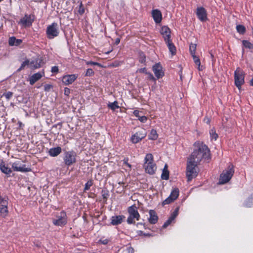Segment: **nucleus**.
Segmentation results:
<instances>
[{
	"label": "nucleus",
	"instance_id": "obj_55",
	"mask_svg": "<svg viewBox=\"0 0 253 253\" xmlns=\"http://www.w3.org/2000/svg\"><path fill=\"white\" fill-rule=\"evenodd\" d=\"M79 12L81 14H82L84 13V10L83 8L82 7V6H80Z\"/></svg>",
	"mask_w": 253,
	"mask_h": 253
},
{
	"label": "nucleus",
	"instance_id": "obj_24",
	"mask_svg": "<svg viewBox=\"0 0 253 253\" xmlns=\"http://www.w3.org/2000/svg\"><path fill=\"white\" fill-rule=\"evenodd\" d=\"M61 151L62 150L61 147H57L51 148L49 151V154L51 156L56 157L60 154Z\"/></svg>",
	"mask_w": 253,
	"mask_h": 253
},
{
	"label": "nucleus",
	"instance_id": "obj_52",
	"mask_svg": "<svg viewBox=\"0 0 253 253\" xmlns=\"http://www.w3.org/2000/svg\"><path fill=\"white\" fill-rule=\"evenodd\" d=\"M102 197L104 199H107L108 198V194L106 193L105 191L102 190Z\"/></svg>",
	"mask_w": 253,
	"mask_h": 253
},
{
	"label": "nucleus",
	"instance_id": "obj_58",
	"mask_svg": "<svg viewBox=\"0 0 253 253\" xmlns=\"http://www.w3.org/2000/svg\"><path fill=\"white\" fill-rule=\"evenodd\" d=\"M250 84L251 85L253 86V78L250 81Z\"/></svg>",
	"mask_w": 253,
	"mask_h": 253
},
{
	"label": "nucleus",
	"instance_id": "obj_4",
	"mask_svg": "<svg viewBox=\"0 0 253 253\" xmlns=\"http://www.w3.org/2000/svg\"><path fill=\"white\" fill-rule=\"evenodd\" d=\"M245 75L243 71L237 68L234 72V80L235 85L240 90L241 86L244 84Z\"/></svg>",
	"mask_w": 253,
	"mask_h": 253
},
{
	"label": "nucleus",
	"instance_id": "obj_56",
	"mask_svg": "<svg viewBox=\"0 0 253 253\" xmlns=\"http://www.w3.org/2000/svg\"><path fill=\"white\" fill-rule=\"evenodd\" d=\"M120 42V39L119 38H117L115 41V43L116 44H118Z\"/></svg>",
	"mask_w": 253,
	"mask_h": 253
},
{
	"label": "nucleus",
	"instance_id": "obj_5",
	"mask_svg": "<svg viewBox=\"0 0 253 253\" xmlns=\"http://www.w3.org/2000/svg\"><path fill=\"white\" fill-rule=\"evenodd\" d=\"M128 212L129 215L127 219V222L128 224L135 223L134 219L137 220H139L140 215L135 206H132L129 207Z\"/></svg>",
	"mask_w": 253,
	"mask_h": 253
},
{
	"label": "nucleus",
	"instance_id": "obj_44",
	"mask_svg": "<svg viewBox=\"0 0 253 253\" xmlns=\"http://www.w3.org/2000/svg\"><path fill=\"white\" fill-rule=\"evenodd\" d=\"M52 88V85L50 84H46L44 85V90L45 91H49Z\"/></svg>",
	"mask_w": 253,
	"mask_h": 253
},
{
	"label": "nucleus",
	"instance_id": "obj_50",
	"mask_svg": "<svg viewBox=\"0 0 253 253\" xmlns=\"http://www.w3.org/2000/svg\"><path fill=\"white\" fill-rule=\"evenodd\" d=\"M86 64L87 65H97L99 66H101V65L99 63H98L97 62H93V61H88L86 63Z\"/></svg>",
	"mask_w": 253,
	"mask_h": 253
},
{
	"label": "nucleus",
	"instance_id": "obj_10",
	"mask_svg": "<svg viewBox=\"0 0 253 253\" xmlns=\"http://www.w3.org/2000/svg\"><path fill=\"white\" fill-rule=\"evenodd\" d=\"M35 19V16L33 14L28 15L25 14L24 16L21 18L19 22V23L21 24L24 27H30L32 25V23L34 22Z\"/></svg>",
	"mask_w": 253,
	"mask_h": 253
},
{
	"label": "nucleus",
	"instance_id": "obj_16",
	"mask_svg": "<svg viewBox=\"0 0 253 253\" xmlns=\"http://www.w3.org/2000/svg\"><path fill=\"white\" fill-rule=\"evenodd\" d=\"M160 32L165 42L170 40V30L168 26H163L161 28Z\"/></svg>",
	"mask_w": 253,
	"mask_h": 253
},
{
	"label": "nucleus",
	"instance_id": "obj_13",
	"mask_svg": "<svg viewBox=\"0 0 253 253\" xmlns=\"http://www.w3.org/2000/svg\"><path fill=\"white\" fill-rule=\"evenodd\" d=\"M152 70L158 79L162 78L164 76L163 67L160 63L155 64L152 67Z\"/></svg>",
	"mask_w": 253,
	"mask_h": 253
},
{
	"label": "nucleus",
	"instance_id": "obj_25",
	"mask_svg": "<svg viewBox=\"0 0 253 253\" xmlns=\"http://www.w3.org/2000/svg\"><path fill=\"white\" fill-rule=\"evenodd\" d=\"M41 60L40 59H36L29 61V67L32 69L39 68L41 67Z\"/></svg>",
	"mask_w": 253,
	"mask_h": 253
},
{
	"label": "nucleus",
	"instance_id": "obj_26",
	"mask_svg": "<svg viewBox=\"0 0 253 253\" xmlns=\"http://www.w3.org/2000/svg\"><path fill=\"white\" fill-rule=\"evenodd\" d=\"M169 49V51L172 55L176 54V49L174 45L172 43L170 40L165 42Z\"/></svg>",
	"mask_w": 253,
	"mask_h": 253
},
{
	"label": "nucleus",
	"instance_id": "obj_46",
	"mask_svg": "<svg viewBox=\"0 0 253 253\" xmlns=\"http://www.w3.org/2000/svg\"><path fill=\"white\" fill-rule=\"evenodd\" d=\"M138 119L142 123H145L147 120V118L144 116H140Z\"/></svg>",
	"mask_w": 253,
	"mask_h": 253
},
{
	"label": "nucleus",
	"instance_id": "obj_3",
	"mask_svg": "<svg viewBox=\"0 0 253 253\" xmlns=\"http://www.w3.org/2000/svg\"><path fill=\"white\" fill-rule=\"evenodd\" d=\"M234 172L233 165L229 166L228 169L220 174L219 183L223 184L228 182L233 175Z\"/></svg>",
	"mask_w": 253,
	"mask_h": 253
},
{
	"label": "nucleus",
	"instance_id": "obj_18",
	"mask_svg": "<svg viewBox=\"0 0 253 253\" xmlns=\"http://www.w3.org/2000/svg\"><path fill=\"white\" fill-rule=\"evenodd\" d=\"M44 75L43 71L38 72L33 75L29 80L30 84L33 85L36 82L39 81L41 78Z\"/></svg>",
	"mask_w": 253,
	"mask_h": 253
},
{
	"label": "nucleus",
	"instance_id": "obj_17",
	"mask_svg": "<svg viewBox=\"0 0 253 253\" xmlns=\"http://www.w3.org/2000/svg\"><path fill=\"white\" fill-rule=\"evenodd\" d=\"M77 77L75 74L64 76L62 78V82L65 85H69L73 83Z\"/></svg>",
	"mask_w": 253,
	"mask_h": 253
},
{
	"label": "nucleus",
	"instance_id": "obj_54",
	"mask_svg": "<svg viewBox=\"0 0 253 253\" xmlns=\"http://www.w3.org/2000/svg\"><path fill=\"white\" fill-rule=\"evenodd\" d=\"M133 114H134V115H135L136 117H138V118L140 117V116H139V111H137V110H135V111H134V112H133Z\"/></svg>",
	"mask_w": 253,
	"mask_h": 253
},
{
	"label": "nucleus",
	"instance_id": "obj_15",
	"mask_svg": "<svg viewBox=\"0 0 253 253\" xmlns=\"http://www.w3.org/2000/svg\"><path fill=\"white\" fill-rule=\"evenodd\" d=\"M12 168L14 171L27 172L30 171V169L25 168V165H22L20 161H17L12 164Z\"/></svg>",
	"mask_w": 253,
	"mask_h": 253
},
{
	"label": "nucleus",
	"instance_id": "obj_28",
	"mask_svg": "<svg viewBox=\"0 0 253 253\" xmlns=\"http://www.w3.org/2000/svg\"><path fill=\"white\" fill-rule=\"evenodd\" d=\"M161 178L164 180H168L169 178V171L168 170V166L167 164L165 165L161 175Z\"/></svg>",
	"mask_w": 253,
	"mask_h": 253
},
{
	"label": "nucleus",
	"instance_id": "obj_6",
	"mask_svg": "<svg viewBox=\"0 0 253 253\" xmlns=\"http://www.w3.org/2000/svg\"><path fill=\"white\" fill-rule=\"evenodd\" d=\"M196 49V44H191V54L193 58V62L199 71H203L204 69V67L201 65V61L199 57L195 54Z\"/></svg>",
	"mask_w": 253,
	"mask_h": 253
},
{
	"label": "nucleus",
	"instance_id": "obj_29",
	"mask_svg": "<svg viewBox=\"0 0 253 253\" xmlns=\"http://www.w3.org/2000/svg\"><path fill=\"white\" fill-rule=\"evenodd\" d=\"M8 200L7 197H2L0 196V207H7Z\"/></svg>",
	"mask_w": 253,
	"mask_h": 253
},
{
	"label": "nucleus",
	"instance_id": "obj_41",
	"mask_svg": "<svg viewBox=\"0 0 253 253\" xmlns=\"http://www.w3.org/2000/svg\"><path fill=\"white\" fill-rule=\"evenodd\" d=\"M92 182L91 181H87L85 184L84 190L86 191L88 190L90 188V187L92 186Z\"/></svg>",
	"mask_w": 253,
	"mask_h": 253
},
{
	"label": "nucleus",
	"instance_id": "obj_11",
	"mask_svg": "<svg viewBox=\"0 0 253 253\" xmlns=\"http://www.w3.org/2000/svg\"><path fill=\"white\" fill-rule=\"evenodd\" d=\"M56 219L53 220V223L57 226H63L65 225L67 222V216L65 212L62 211L60 213L59 216H57Z\"/></svg>",
	"mask_w": 253,
	"mask_h": 253
},
{
	"label": "nucleus",
	"instance_id": "obj_49",
	"mask_svg": "<svg viewBox=\"0 0 253 253\" xmlns=\"http://www.w3.org/2000/svg\"><path fill=\"white\" fill-rule=\"evenodd\" d=\"M59 71L57 66H53L51 68V72L53 73H57Z\"/></svg>",
	"mask_w": 253,
	"mask_h": 253
},
{
	"label": "nucleus",
	"instance_id": "obj_53",
	"mask_svg": "<svg viewBox=\"0 0 253 253\" xmlns=\"http://www.w3.org/2000/svg\"><path fill=\"white\" fill-rule=\"evenodd\" d=\"M127 252L128 253H133L134 252V249L132 247H129L127 248Z\"/></svg>",
	"mask_w": 253,
	"mask_h": 253
},
{
	"label": "nucleus",
	"instance_id": "obj_30",
	"mask_svg": "<svg viewBox=\"0 0 253 253\" xmlns=\"http://www.w3.org/2000/svg\"><path fill=\"white\" fill-rule=\"evenodd\" d=\"M210 135L211 140H216L218 136L216 133L215 130L214 128H211L210 130Z\"/></svg>",
	"mask_w": 253,
	"mask_h": 253
},
{
	"label": "nucleus",
	"instance_id": "obj_7",
	"mask_svg": "<svg viewBox=\"0 0 253 253\" xmlns=\"http://www.w3.org/2000/svg\"><path fill=\"white\" fill-rule=\"evenodd\" d=\"M46 33L47 38L49 39L57 37L59 34L57 23L54 22L51 25H49L47 27Z\"/></svg>",
	"mask_w": 253,
	"mask_h": 253
},
{
	"label": "nucleus",
	"instance_id": "obj_34",
	"mask_svg": "<svg viewBox=\"0 0 253 253\" xmlns=\"http://www.w3.org/2000/svg\"><path fill=\"white\" fill-rule=\"evenodd\" d=\"M186 177L187 178V181H189L190 180V158H187Z\"/></svg>",
	"mask_w": 253,
	"mask_h": 253
},
{
	"label": "nucleus",
	"instance_id": "obj_31",
	"mask_svg": "<svg viewBox=\"0 0 253 253\" xmlns=\"http://www.w3.org/2000/svg\"><path fill=\"white\" fill-rule=\"evenodd\" d=\"M8 213L7 207H0V215L3 217H5Z\"/></svg>",
	"mask_w": 253,
	"mask_h": 253
},
{
	"label": "nucleus",
	"instance_id": "obj_32",
	"mask_svg": "<svg viewBox=\"0 0 253 253\" xmlns=\"http://www.w3.org/2000/svg\"><path fill=\"white\" fill-rule=\"evenodd\" d=\"M158 135L155 129H152L149 135V138L151 140H156L158 138Z\"/></svg>",
	"mask_w": 253,
	"mask_h": 253
},
{
	"label": "nucleus",
	"instance_id": "obj_35",
	"mask_svg": "<svg viewBox=\"0 0 253 253\" xmlns=\"http://www.w3.org/2000/svg\"><path fill=\"white\" fill-rule=\"evenodd\" d=\"M236 30L238 33L243 34L246 32V28L243 25H238L236 26Z\"/></svg>",
	"mask_w": 253,
	"mask_h": 253
},
{
	"label": "nucleus",
	"instance_id": "obj_9",
	"mask_svg": "<svg viewBox=\"0 0 253 253\" xmlns=\"http://www.w3.org/2000/svg\"><path fill=\"white\" fill-rule=\"evenodd\" d=\"M146 134L147 133L145 129L141 128L131 136V142L133 143H137L145 138Z\"/></svg>",
	"mask_w": 253,
	"mask_h": 253
},
{
	"label": "nucleus",
	"instance_id": "obj_57",
	"mask_svg": "<svg viewBox=\"0 0 253 253\" xmlns=\"http://www.w3.org/2000/svg\"><path fill=\"white\" fill-rule=\"evenodd\" d=\"M108 243V241L107 240H105L103 241H102V243L103 244H106Z\"/></svg>",
	"mask_w": 253,
	"mask_h": 253
},
{
	"label": "nucleus",
	"instance_id": "obj_33",
	"mask_svg": "<svg viewBox=\"0 0 253 253\" xmlns=\"http://www.w3.org/2000/svg\"><path fill=\"white\" fill-rule=\"evenodd\" d=\"M108 107L110 108L113 111L115 110L116 109H118L119 108V106L118 105V103L117 101H115L114 102L112 103H109L108 104Z\"/></svg>",
	"mask_w": 253,
	"mask_h": 253
},
{
	"label": "nucleus",
	"instance_id": "obj_48",
	"mask_svg": "<svg viewBox=\"0 0 253 253\" xmlns=\"http://www.w3.org/2000/svg\"><path fill=\"white\" fill-rule=\"evenodd\" d=\"M123 163H124V165L127 166L129 169H131V165H130L128 163V159L127 158L124 159V160H123Z\"/></svg>",
	"mask_w": 253,
	"mask_h": 253
},
{
	"label": "nucleus",
	"instance_id": "obj_21",
	"mask_svg": "<svg viewBox=\"0 0 253 253\" xmlns=\"http://www.w3.org/2000/svg\"><path fill=\"white\" fill-rule=\"evenodd\" d=\"M125 217L124 215L113 216L111 218V223L113 225L121 224Z\"/></svg>",
	"mask_w": 253,
	"mask_h": 253
},
{
	"label": "nucleus",
	"instance_id": "obj_36",
	"mask_svg": "<svg viewBox=\"0 0 253 253\" xmlns=\"http://www.w3.org/2000/svg\"><path fill=\"white\" fill-rule=\"evenodd\" d=\"M243 44L244 46L249 49H253V44L251 43L248 41L244 40L243 41Z\"/></svg>",
	"mask_w": 253,
	"mask_h": 253
},
{
	"label": "nucleus",
	"instance_id": "obj_42",
	"mask_svg": "<svg viewBox=\"0 0 253 253\" xmlns=\"http://www.w3.org/2000/svg\"><path fill=\"white\" fill-rule=\"evenodd\" d=\"M94 74V71L92 70V69H88L86 70L85 75L86 76H91Z\"/></svg>",
	"mask_w": 253,
	"mask_h": 253
},
{
	"label": "nucleus",
	"instance_id": "obj_12",
	"mask_svg": "<svg viewBox=\"0 0 253 253\" xmlns=\"http://www.w3.org/2000/svg\"><path fill=\"white\" fill-rule=\"evenodd\" d=\"M179 195V190L177 188H174L171 192L169 197L163 202V205H168L175 200Z\"/></svg>",
	"mask_w": 253,
	"mask_h": 253
},
{
	"label": "nucleus",
	"instance_id": "obj_51",
	"mask_svg": "<svg viewBox=\"0 0 253 253\" xmlns=\"http://www.w3.org/2000/svg\"><path fill=\"white\" fill-rule=\"evenodd\" d=\"M70 93V89L67 88V87H65L64 88V94H65V95L68 96V95H69Z\"/></svg>",
	"mask_w": 253,
	"mask_h": 253
},
{
	"label": "nucleus",
	"instance_id": "obj_37",
	"mask_svg": "<svg viewBox=\"0 0 253 253\" xmlns=\"http://www.w3.org/2000/svg\"><path fill=\"white\" fill-rule=\"evenodd\" d=\"M178 214V208H177L175 210L173 211V212L171 214V215L170 216L169 218L170 219H172L173 220L177 216Z\"/></svg>",
	"mask_w": 253,
	"mask_h": 253
},
{
	"label": "nucleus",
	"instance_id": "obj_8",
	"mask_svg": "<svg viewBox=\"0 0 253 253\" xmlns=\"http://www.w3.org/2000/svg\"><path fill=\"white\" fill-rule=\"evenodd\" d=\"M64 162L66 165L71 166L76 162V154L74 151H67L65 153Z\"/></svg>",
	"mask_w": 253,
	"mask_h": 253
},
{
	"label": "nucleus",
	"instance_id": "obj_39",
	"mask_svg": "<svg viewBox=\"0 0 253 253\" xmlns=\"http://www.w3.org/2000/svg\"><path fill=\"white\" fill-rule=\"evenodd\" d=\"M29 60H25L24 62H23L22 63L20 67L18 69L17 71H20L23 70L26 65H29Z\"/></svg>",
	"mask_w": 253,
	"mask_h": 253
},
{
	"label": "nucleus",
	"instance_id": "obj_1",
	"mask_svg": "<svg viewBox=\"0 0 253 253\" xmlns=\"http://www.w3.org/2000/svg\"><path fill=\"white\" fill-rule=\"evenodd\" d=\"M211 159V151L203 142L197 141L193 145V152L191 154V167L192 163L200 164L202 160L209 162Z\"/></svg>",
	"mask_w": 253,
	"mask_h": 253
},
{
	"label": "nucleus",
	"instance_id": "obj_19",
	"mask_svg": "<svg viewBox=\"0 0 253 253\" xmlns=\"http://www.w3.org/2000/svg\"><path fill=\"white\" fill-rule=\"evenodd\" d=\"M152 15L156 23H159L161 22L162 15L161 11L159 10H153L152 11Z\"/></svg>",
	"mask_w": 253,
	"mask_h": 253
},
{
	"label": "nucleus",
	"instance_id": "obj_38",
	"mask_svg": "<svg viewBox=\"0 0 253 253\" xmlns=\"http://www.w3.org/2000/svg\"><path fill=\"white\" fill-rule=\"evenodd\" d=\"M139 61L141 63H144L146 61L145 55L142 52L139 53Z\"/></svg>",
	"mask_w": 253,
	"mask_h": 253
},
{
	"label": "nucleus",
	"instance_id": "obj_47",
	"mask_svg": "<svg viewBox=\"0 0 253 253\" xmlns=\"http://www.w3.org/2000/svg\"><path fill=\"white\" fill-rule=\"evenodd\" d=\"M137 72L141 73H145L146 74H147L148 72L146 71V69L145 68H140L138 69L137 71Z\"/></svg>",
	"mask_w": 253,
	"mask_h": 253
},
{
	"label": "nucleus",
	"instance_id": "obj_45",
	"mask_svg": "<svg viewBox=\"0 0 253 253\" xmlns=\"http://www.w3.org/2000/svg\"><path fill=\"white\" fill-rule=\"evenodd\" d=\"M146 75H148V79H149L150 80H152V81H156L155 78L153 76L152 74H151V73H147V74Z\"/></svg>",
	"mask_w": 253,
	"mask_h": 253
},
{
	"label": "nucleus",
	"instance_id": "obj_27",
	"mask_svg": "<svg viewBox=\"0 0 253 253\" xmlns=\"http://www.w3.org/2000/svg\"><path fill=\"white\" fill-rule=\"evenodd\" d=\"M0 169L3 173L6 174H8L12 172L11 169L6 167L3 161L0 164Z\"/></svg>",
	"mask_w": 253,
	"mask_h": 253
},
{
	"label": "nucleus",
	"instance_id": "obj_14",
	"mask_svg": "<svg viewBox=\"0 0 253 253\" xmlns=\"http://www.w3.org/2000/svg\"><path fill=\"white\" fill-rule=\"evenodd\" d=\"M196 13L200 21L204 22L208 19L207 11L204 7H198L196 9Z\"/></svg>",
	"mask_w": 253,
	"mask_h": 253
},
{
	"label": "nucleus",
	"instance_id": "obj_43",
	"mask_svg": "<svg viewBox=\"0 0 253 253\" xmlns=\"http://www.w3.org/2000/svg\"><path fill=\"white\" fill-rule=\"evenodd\" d=\"M172 221L173 220L172 219H170V218L169 217V218L164 224L163 226V228H166L171 223Z\"/></svg>",
	"mask_w": 253,
	"mask_h": 253
},
{
	"label": "nucleus",
	"instance_id": "obj_20",
	"mask_svg": "<svg viewBox=\"0 0 253 253\" xmlns=\"http://www.w3.org/2000/svg\"><path fill=\"white\" fill-rule=\"evenodd\" d=\"M199 164H200L192 162V166L191 167V179L195 178L197 176L199 172V169L198 167V165Z\"/></svg>",
	"mask_w": 253,
	"mask_h": 253
},
{
	"label": "nucleus",
	"instance_id": "obj_22",
	"mask_svg": "<svg viewBox=\"0 0 253 253\" xmlns=\"http://www.w3.org/2000/svg\"><path fill=\"white\" fill-rule=\"evenodd\" d=\"M150 217L149 218V221L151 224H155L158 219V216L156 212L153 210H150L149 211Z\"/></svg>",
	"mask_w": 253,
	"mask_h": 253
},
{
	"label": "nucleus",
	"instance_id": "obj_2",
	"mask_svg": "<svg viewBox=\"0 0 253 253\" xmlns=\"http://www.w3.org/2000/svg\"><path fill=\"white\" fill-rule=\"evenodd\" d=\"M153 157L151 154H147L145 158L144 167L146 172L152 174L156 170V166L153 163Z\"/></svg>",
	"mask_w": 253,
	"mask_h": 253
},
{
	"label": "nucleus",
	"instance_id": "obj_23",
	"mask_svg": "<svg viewBox=\"0 0 253 253\" xmlns=\"http://www.w3.org/2000/svg\"><path fill=\"white\" fill-rule=\"evenodd\" d=\"M22 40L20 39H16L14 37L9 38L8 43L10 46H18L22 43Z\"/></svg>",
	"mask_w": 253,
	"mask_h": 253
},
{
	"label": "nucleus",
	"instance_id": "obj_40",
	"mask_svg": "<svg viewBox=\"0 0 253 253\" xmlns=\"http://www.w3.org/2000/svg\"><path fill=\"white\" fill-rule=\"evenodd\" d=\"M13 95V93L11 91H8L3 94V96H4L7 99L9 100Z\"/></svg>",
	"mask_w": 253,
	"mask_h": 253
}]
</instances>
